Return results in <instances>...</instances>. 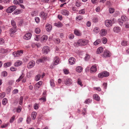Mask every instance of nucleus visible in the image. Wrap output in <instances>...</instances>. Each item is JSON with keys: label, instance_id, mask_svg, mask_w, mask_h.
<instances>
[{"label": "nucleus", "instance_id": "dca6fc26", "mask_svg": "<svg viewBox=\"0 0 129 129\" xmlns=\"http://www.w3.org/2000/svg\"><path fill=\"white\" fill-rule=\"evenodd\" d=\"M42 51L43 53L44 54H47L48 52L49 51V50L48 47L47 46L44 47L42 49Z\"/></svg>", "mask_w": 129, "mask_h": 129}, {"label": "nucleus", "instance_id": "c85d7f7f", "mask_svg": "<svg viewBox=\"0 0 129 129\" xmlns=\"http://www.w3.org/2000/svg\"><path fill=\"white\" fill-rule=\"evenodd\" d=\"M76 70L77 72H81L83 68L81 67H78L76 68Z\"/></svg>", "mask_w": 129, "mask_h": 129}, {"label": "nucleus", "instance_id": "6ab92c4d", "mask_svg": "<svg viewBox=\"0 0 129 129\" xmlns=\"http://www.w3.org/2000/svg\"><path fill=\"white\" fill-rule=\"evenodd\" d=\"M103 55L105 57H109L111 55V54L109 51L105 50L104 51Z\"/></svg>", "mask_w": 129, "mask_h": 129}, {"label": "nucleus", "instance_id": "5701e85b", "mask_svg": "<svg viewBox=\"0 0 129 129\" xmlns=\"http://www.w3.org/2000/svg\"><path fill=\"white\" fill-rule=\"evenodd\" d=\"M74 34L77 36H80L81 35L80 31L77 29H75L74 30Z\"/></svg>", "mask_w": 129, "mask_h": 129}, {"label": "nucleus", "instance_id": "2eb2a0df", "mask_svg": "<svg viewBox=\"0 0 129 129\" xmlns=\"http://www.w3.org/2000/svg\"><path fill=\"white\" fill-rule=\"evenodd\" d=\"M75 59L73 57H71L69 59V63L71 65H73L74 64L75 62Z\"/></svg>", "mask_w": 129, "mask_h": 129}, {"label": "nucleus", "instance_id": "c03bdc74", "mask_svg": "<svg viewBox=\"0 0 129 129\" xmlns=\"http://www.w3.org/2000/svg\"><path fill=\"white\" fill-rule=\"evenodd\" d=\"M83 16L81 15H79L76 18V20H82L83 19Z\"/></svg>", "mask_w": 129, "mask_h": 129}, {"label": "nucleus", "instance_id": "13d9d810", "mask_svg": "<svg viewBox=\"0 0 129 129\" xmlns=\"http://www.w3.org/2000/svg\"><path fill=\"white\" fill-rule=\"evenodd\" d=\"M118 21L120 25H121L123 24V22H124L123 21H122V20L121 19H118Z\"/></svg>", "mask_w": 129, "mask_h": 129}, {"label": "nucleus", "instance_id": "473e14b6", "mask_svg": "<svg viewBox=\"0 0 129 129\" xmlns=\"http://www.w3.org/2000/svg\"><path fill=\"white\" fill-rule=\"evenodd\" d=\"M11 65V62H8L4 64V67L7 68L10 66Z\"/></svg>", "mask_w": 129, "mask_h": 129}, {"label": "nucleus", "instance_id": "20e7f679", "mask_svg": "<svg viewBox=\"0 0 129 129\" xmlns=\"http://www.w3.org/2000/svg\"><path fill=\"white\" fill-rule=\"evenodd\" d=\"M23 51L22 50L17 51V52H14L13 53V54L14 57H17L21 56L23 53Z\"/></svg>", "mask_w": 129, "mask_h": 129}, {"label": "nucleus", "instance_id": "f3484780", "mask_svg": "<svg viewBox=\"0 0 129 129\" xmlns=\"http://www.w3.org/2000/svg\"><path fill=\"white\" fill-rule=\"evenodd\" d=\"M113 30L114 32L118 33L120 31L121 28L120 27L118 26L115 27L113 28Z\"/></svg>", "mask_w": 129, "mask_h": 129}, {"label": "nucleus", "instance_id": "37998d69", "mask_svg": "<svg viewBox=\"0 0 129 129\" xmlns=\"http://www.w3.org/2000/svg\"><path fill=\"white\" fill-rule=\"evenodd\" d=\"M39 104L35 103L34 104V108L35 110L39 108Z\"/></svg>", "mask_w": 129, "mask_h": 129}, {"label": "nucleus", "instance_id": "58836bf2", "mask_svg": "<svg viewBox=\"0 0 129 129\" xmlns=\"http://www.w3.org/2000/svg\"><path fill=\"white\" fill-rule=\"evenodd\" d=\"M37 15V13L36 11H33L31 13V15L33 16H36Z\"/></svg>", "mask_w": 129, "mask_h": 129}, {"label": "nucleus", "instance_id": "7ed1b4c3", "mask_svg": "<svg viewBox=\"0 0 129 129\" xmlns=\"http://www.w3.org/2000/svg\"><path fill=\"white\" fill-rule=\"evenodd\" d=\"M16 8V6H11L8 8L6 10V12L8 13H11L14 11Z\"/></svg>", "mask_w": 129, "mask_h": 129}, {"label": "nucleus", "instance_id": "79ce46f5", "mask_svg": "<svg viewBox=\"0 0 129 129\" xmlns=\"http://www.w3.org/2000/svg\"><path fill=\"white\" fill-rule=\"evenodd\" d=\"M77 83L81 86H83V84L82 83V81L80 79H78Z\"/></svg>", "mask_w": 129, "mask_h": 129}, {"label": "nucleus", "instance_id": "a18cd8bd", "mask_svg": "<svg viewBox=\"0 0 129 129\" xmlns=\"http://www.w3.org/2000/svg\"><path fill=\"white\" fill-rule=\"evenodd\" d=\"M7 100L6 98H5L2 101V104L4 105H5L7 104Z\"/></svg>", "mask_w": 129, "mask_h": 129}, {"label": "nucleus", "instance_id": "5fc2aeb1", "mask_svg": "<svg viewBox=\"0 0 129 129\" xmlns=\"http://www.w3.org/2000/svg\"><path fill=\"white\" fill-rule=\"evenodd\" d=\"M54 41L57 44H59L60 42V40L59 38H56V39H54Z\"/></svg>", "mask_w": 129, "mask_h": 129}, {"label": "nucleus", "instance_id": "a878e982", "mask_svg": "<svg viewBox=\"0 0 129 129\" xmlns=\"http://www.w3.org/2000/svg\"><path fill=\"white\" fill-rule=\"evenodd\" d=\"M37 114V113L36 112H33L31 114V116L33 119H35L36 116Z\"/></svg>", "mask_w": 129, "mask_h": 129}, {"label": "nucleus", "instance_id": "393cba45", "mask_svg": "<svg viewBox=\"0 0 129 129\" xmlns=\"http://www.w3.org/2000/svg\"><path fill=\"white\" fill-rule=\"evenodd\" d=\"M43 84V82L42 81H40L37 83L35 85V86L38 87V88H40V86L42 85Z\"/></svg>", "mask_w": 129, "mask_h": 129}, {"label": "nucleus", "instance_id": "f704fd0d", "mask_svg": "<svg viewBox=\"0 0 129 129\" xmlns=\"http://www.w3.org/2000/svg\"><path fill=\"white\" fill-rule=\"evenodd\" d=\"M40 101L42 102H44L46 101L45 96H44L39 99Z\"/></svg>", "mask_w": 129, "mask_h": 129}, {"label": "nucleus", "instance_id": "69168bd1", "mask_svg": "<svg viewBox=\"0 0 129 129\" xmlns=\"http://www.w3.org/2000/svg\"><path fill=\"white\" fill-rule=\"evenodd\" d=\"M85 13L84 9H82L79 11V13L80 14H83Z\"/></svg>", "mask_w": 129, "mask_h": 129}, {"label": "nucleus", "instance_id": "423d86ee", "mask_svg": "<svg viewBox=\"0 0 129 129\" xmlns=\"http://www.w3.org/2000/svg\"><path fill=\"white\" fill-rule=\"evenodd\" d=\"M32 35L30 33H28L25 34L23 36V38L26 40H28L31 38Z\"/></svg>", "mask_w": 129, "mask_h": 129}, {"label": "nucleus", "instance_id": "b1692460", "mask_svg": "<svg viewBox=\"0 0 129 129\" xmlns=\"http://www.w3.org/2000/svg\"><path fill=\"white\" fill-rule=\"evenodd\" d=\"M103 50V47H100L96 51V53L97 54H100L102 52Z\"/></svg>", "mask_w": 129, "mask_h": 129}, {"label": "nucleus", "instance_id": "ea45409f", "mask_svg": "<svg viewBox=\"0 0 129 129\" xmlns=\"http://www.w3.org/2000/svg\"><path fill=\"white\" fill-rule=\"evenodd\" d=\"M121 45L122 46H126L129 45L127 42L126 41L124 40L122 41L121 43Z\"/></svg>", "mask_w": 129, "mask_h": 129}, {"label": "nucleus", "instance_id": "ddd939ff", "mask_svg": "<svg viewBox=\"0 0 129 129\" xmlns=\"http://www.w3.org/2000/svg\"><path fill=\"white\" fill-rule=\"evenodd\" d=\"M96 71V67L95 65L92 66L90 69V72L91 73H95Z\"/></svg>", "mask_w": 129, "mask_h": 129}, {"label": "nucleus", "instance_id": "4c0bfd02", "mask_svg": "<svg viewBox=\"0 0 129 129\" xmlns=\"http://www.w3.org/2000/svg\"><path fill=\"white\" fill-rule=\"evenodd\" d=\"M7 50L3 48H1L0 49V53H5L7 52Z\"/></svg>", "mask_w": 129, "mask_h": 129}, {"label": "nucleus", "instance_id": "49530a36", "mask_svg": "<svg viewBox=\"0 0 129 129\" xmlns=\"http://www.w3.org/2000/svg\"><path fill=\"white\" fill-rule=\"evenodd\" d=\"M5 95L6 93L4 92L0 93V98H4Z\"/></svg>", "mask_w": 129, "mask_h": 129}, {"label": "nucleus", "instance_id": "e433bc0d", "mask_svg": "<svg viewBox=\"0 0 129 129\" xmlns=\"http://www.w3.org/2000/svg\"><path fill=\"white\" fill-rule=\"evenodd\" d=\"M11 24L14 27H16V23L15 21L13 20H12L11 21Z\"/></svg>", "mask_w": 129, "mask_h": 129}, {"label": "nucleus", "instance_id": "de8ad7c7", "mask_svg": "<svg viewBox=\"0 0 129 129\" xmlns=\"http://www.w3.org/2000/svg\"><path fill=\"white\" fill-rule=\"evenodd\" d=\"M121 20L124 22L126 20L127 18L125 16H122L121 17Z\"/></svg>", "mask_w": 129, "mask_h": 129}, {"label": "nucleus", "instance_id": "1a4fd4ad", "mask_svg": "<svg viewBox=\"0 0 129 129\" xmlns=\"http://www.w3.org/2000/svg\"><path fill=\"white\" fill-rule=\"evenodd\" d=\"M47 58L45 57H43L40 59L37 60L36 62L37 63L39 64L40 62H44L45 61L47 60Z\"/></svg>", "mask_w": 129, "mask_h": 129}, {"label": "nucleus", "instance_id": "6e6d98bb", "mask_svg": "<svg viewBox=\"0 0 129 129\" xmlns=\"http://www.w3.org/2000/svg\"><path fill=\"white\" fill-rule=\"evenodd\" d=\"M21 108L20 106H19L17 108L16 111L17 112H20L21 111Z\"/></svg>", "mask_w": 129, "mask_h": 129}, {"label": "nucleus", "instance_id": "f8f14e48", "mask_svg": "<svg viewBox=\"0 0 129 129\" xmlns=\"http://www.w3.org/2000/svg\"><path fill=\"white\" fill-rule=\"evenodd\" d=\"M59 61V59L58 57L57 56L55 57L53 60V65L55 66L58 63Z\"/></svg>", "mask_w": 129, "mask_h": 129}, {"label": "nucleus", "instance_id": "680f3d73", "mask_svg": "<svg viewBox=\"0 0 129 129\" xmlns=\"http://www.w3.org/2000/svg\"><path fill=\"white\" fill-rule=\"evenodd\" d=\"M102 42L104 44H106L107 42V39L105 37H103V38Z\"/></svg>", "mask_w": 129, "mask_h": 129}, {"label": "nucleus", "instance_id": "8fccbe9b", "mask_svg": "<svg viewBox=\"0 0 129 129\" xmlns=\"http://www.w3.org/2000/svg\"><path fill=\"white\" fill-rule=\"evenodd\" d=\"M115 11V9L112 8H110L109 9V12L110 13H113Z\"/></svg>", "mask_w": 129, "mask_h": 129}, {"label": "nucleus", "instance_id": "f03ea898", "mask_svg": "<svg viewBox=\"0 0 129 129\" xmlns=\"http://www.w3.org/2000/svg\"><path fill=\"white\" fill-rule=\"evenodd\" d=\"M109 74L107 72H103L99 73L98 75V77L99 78H102L104 77H106L109 76Z\"/></svg>", "mask_w": 129, "mask_h": 129}, {"label": "nucleus", "instance_id": "9b49d317", "mask_svg": "<svg viewBox=\"0 0 129 129\" xmlns=\"http://www.w3.org/2000/svg\"><path fill=\"white\" fill-rule=\"evenodd\" d=\"M105 24L106 26L109 27L112 25V22L110 20H106L105 21Z\"/></svg>", "mask_w": 129, "mask_h": 129}, {"label": "nucleus", "instance_id": "72a5a7b5", "mask_svg": "<svg viewBox=\"0 0 129 129\" xmlns=\"http://www.w3.org/2000/svg\"><path fill=\"white\" fill-rule=\"evenodd\" d=\"M50 85L52 87H53L55 86V84L53 79H51L50 80Z\"/></svg>", "mask_w": 129, "mask_h": 129}, {"label": "nucleus", "instance_id": "7c9ffc66", "mask_svg": "<svg viewBox=\"0 0 129 129\" xmlns=\"http://www.w3.org/2000/svg\"><path fill=\"white\" fill-rule=\"evenodd\" d=\"M92 101V100L90 99H86L84 102V103L85 104H88L90 103Z\"/></svg>", "mask_w": 129, "mask_h": 129}, {"label": "nucleus", "instance_id": "412c9836", "mask_svg": "<svg viewBox=\"0 0 129 129\" xmlns=\"http://www.w3.org/2000/svg\"><path fill=\"white\" fill-rule=\"evenodd\" d=\"M22 64V62L20 60H17L14 63V65L15 66L17 67H18Z\"/></svg>", "mask_w": 129, "mask_h": 129}, {"label": "nucleus", "instance_id": "4468645a", "mask_svg": "<svg viewBox=\"0 0 129 129\" xmlns=\"http://www.w3.org/2000/svg\"><path fill=\"white\" fill-rule=\"evenodd\" d=\"M61 13L63 15L67 16L68 15L70 14L69 11L66 9L61 10Z\"/></svg>", "mask_w": 129, "mask_h": 129}, {"label": "nucleus", "instance_id": "9d476101", "mask_svg": "<svg viewBox=\"0 0 129 129\" xmlns=\"http://www.w3.org/2000/svg\"><path fill=\"white\" fill-rule=\"evenodd\" d=\"M67 85H70L72 83V80L70 78L67 79L64 82Z\"/></svg>", "mask_w": 129, "mask_h": 129}, {"label": "nucleus", "instance_id": "3c124183", "mask_svg": "<svg viewBox=\"0 0 129 129\" xmlns=\"http://www.w3.org/2000/svg\"><path fill=\"white\" fill-rule=\"evenodd\" d=\"M7 74V72L6 71L3 72L1 73V75L4 77L6 76Z\"/></svg>", "mask_w": 129, "mask_h": 129}, {"label": "nucleus", "instance_id": "338daca9", "mask_svg": "<svg viewBox=\"0 0 129 129\" xmlns=\"http://www.w3.org/2000/svg\"><path fill=\"white\" fill-rule=\"evenodd\" d=\"M10 70L11 71H14L16 70L17 69L16 68H15L13 67H11L10 68Z\"/></svg>", "mask_w": 129, "mask_h": 129}, {"label": "nucleus", "instance_id": "4d7b16f0", "mask_svg": "<svg viewBox=\"0 0 129 129\" xmlns=\"http://www.w3.org/2000/svg\"><path fill=\"white\" fill-rule=\"evenodd\" d=\"M35 20L36 22L37 23H38L40 21L39 18L38 17H35Z\"/></svg>", "mask_w": 129, "mask_h": 129}, {"label": "nucleus", "instance_id": "603ef678", "mask_svg": "<svg viewBox=\"0 0 129 129\" xmlns=\"http://www.w3.org/2000/svg\"><path fill=\"white\" fill-rule=\"evenodd\" d=\"M81 3L79 1H77L76 3V6L79 7L81 5Z\"/></svg>", "mask_w": 129, "mask_h": 129}, {"label": "nucleus", "instance_id": "774afa93", "mask_svg": "<svg viewBox=\"0 0 129 129\" xmlns=\"http://www.w3.org/2000/svg\"><path fill=\"white\" fill-rule=\"evenodd\" d=\"M90 58V56L88 54H86V56L85 57V60H88Z\"/></svg>", "mask_w": 129, "mask_h": 129}, {"label": "nucleus", "instance_id": "0e129e2a", "mask_svg": "<svg viewBox=\"0 0 129 129\" xmlns=\"http://www.w3.org/2000/svg\"><path fill=\"white\" fill-rule=\"evenodd\" d=\"M92 21L94 22H96L98 21V18L96 17H94L92 19Z\"/></svg>", "mask_w": 129, "mask_h": 129}, {"label": "nucleus", "instance_id": "bf43d9fd", "mask_svg": "<svg viewBox=\"0 0 129 129\" xmlns=\"http://www.w3.org/2000/svg\"><path fill=\"white\" fill-rule=\"evenodd\" d=\"M31 120V119L30 117H28L26 120V121L27 123L28 124L30 123Z\"/></svg>", "mask_w": 129, "mask_h": 129}, {"label": "nucleus", "instance_id": "0eeeda50", "mask_svg": "<svg viewBox=\"0 0 129 129\" xmlns=\"http://www.w3.org/2000/svg\"><path fill=\"white\" fill-rule=\"evenodd\" d=\"M16 28L12 27L11 28L10 30V35L11 37H13L14 34L16 31Z\"/></svg>", "mask_w": 129, "mask_h": 129}, {"label": "nucleus", "instance_id": "2f4dec72", "mask_svg": "<svg viewBox=\"0 0 129 129\" xmlns=\"http://www.w3.org/2000/svg\"><path fill=\"white\" fill-rule=\"evenodd\" d=\"M22 12L20 10L16 9L14 12V13L15 15H17Z\"/></svg>", "mask_w": 129, "mask_h": 129}, {"label": "nucleus", "instance_id": "e2e57ef3", "mask_svg": "<svg viewBox=\"0 0 129 129\" xmlns=\"http://www.w3.org/2000/svg\"><path fill=\"white\" fill-rule=\"evenodd\" d=\"M23 100V97H20L19 101V104L21 105L22 104Z\"/></svg>", "mask_w": 129, "mask_h": 129}, {"label": "nucleus", "instance_id": "39448f33", "mask_svg": "<svg viewBox=\"0 0 129 129\" xmlns=\"http://www.w3.org/2000/svg\"><path fill=\"white\" fill-rule=\"evenodd\" d=\"M48 14L46 13H45L44 12H41L40 16L43 18V20H45L47 17Z\"/></svg>", "mask_w": 129, "mask_h": 129}, {"label": "nucleus", "instance_id": "f257e3e1", "mask_svg": "<svg viewBox=\"0 0 129 129\" xmlns=\"http://www.w3.org/2000/svg\"><path fill=\"white\" fill-rule=\"evenodd\" d=\"M88 43V41L86 40L80 39L77 42H75L74 44L77 46H84L86 45Z\"/></svg>", "mask_w": 129, "mask_h": 129}, {"label": "nucleus", "instance_id": "a19ab883", "mask_svg": "<svg viewBox=\"0 0 129 129\" xmlns=\"http://www.w3.org/2000/svg\"><path fill=\"white\" fill-rule=\"evenodd\" d=\"M93 31L95 33H97L99 31L100 29L99 28L96 27L94 29Z\"/></svg>", "mask_w": 129, "mask_h": 129}, {"label": "nucleus", "instance_id": "6e6552de", "mask_svg": "<svg viewBox=\"0 0 129 129\" xmlns=\"http://www.w3.org/2000/svg\"><path fill=\"white\" fill-rule=\"evenodd\" d=\"M35 62L33 60L30 61L28 64L27 67L28 68L33 67L35 65Z\"/></svg>", "mask_w": 129, "mask_h": 129}, {"label": "nucleus", "instance_id": "a211bd4d", "mask_svg": "<svg viewBox=\"0 0 129 129\" xmlns=\"http://www.w3.org/2000/svg\"><path fill=\"white\" fill-rule=\"evenodd\" d=\"M107 30L104 29H102L100 32V34L102 36L106 35L107 34Z\"/></svg>", "mask_w": 129, "mask_h": 129}, {"label": "nucleus", "instance_id": "864d4df0", "mask_svg": "<svg viewBox=\"0 0 129 129\" xmlns=\"http://www.w3.org/2000/svg\"><path fill=\"white\" fill-rule=\"evenodd\" d=\"M35 32L37 34H39L40 32V30L39 28H36L35 29Z\"/></svg>", "mask_w": 129, "mask_h": 129}, {"label": "nucleus", "instance_id": "09e8293b", "mask_svg": "<svg viewBox=\"0 0 129 129\" xmlns=\"http://www.w3.org/2000/svg\"><path fill=\"white\" fill-rule=\"evenodd\" d=\"M15 118V116L14 115H13L10 119V122L11 123H12L14 121Z\"/></svg>", "mask_w": 129, "mask_h": 129}, {"label": "nucleus", "instance_id": "c756f323", "mask_svg": "<svg viewBox=\"0 0 129 129\" xmlns=\"http://www.w3.org/2000/svg\"><path fill=\"white\" fill-rule=\"evenodd\" d=\"M93 99L97 101H99L100 100V97L97 94H94L93 96Z\"/></svg>", "mask_w": 129, "mask_h": 129}, {"label": "nucleus", "instance_id": "052dcab7", "mask_svg": "<svg viewBox=\"0 0 129 129\" xmlns=\"http://www.w3.org/2000/svg\"><path fill=\"white\" fill-rule=\"evenodd\" d=\"M74 37V35L73 34H71L69 35V38L70 39H73Z\"/></svg>", "mask_w": 129, "mask_h": 129}, {"label": "nucleus", "instance_id": "bb28decb", "mask_svg": "<svg viewBox=\"0 0 129 129\" xmlns=\"http://www.w3.org/2000/svg\"><path fill=\"white\" fill-rule=\"evenodd\" d=\"M101 42V40L100 39H97L94 43V45L95 46H96L100 44Z\"/></svg>", "mask_w": 129, "mask_h": 129}, {"label": "nucleus", "instance_id": "aec40b11", "mask_svg": "<svg viewBox=\"0 0 129 129\" xmlns=\"http://www.w3.org/2000/svg\"><path fill=\"white\" fill-rule=\"evenodd\" d=\"M48 39V37L47 35H44L43 36L41 37V42H45Z\"/></svg>", "mask_w": 129, "mask_h": 129}, {"label": "nucleus", "instance_id": "4be33fe9", "mask_svg": "<svg viewBox=\"0 0 129 129\" xmlns=\"http://www.w3.org/2000/svg\"><path fill=\"white\" fill-rule=\"evenodd\" d=\"M46 28L47 31H48L51 30L52 26L51 25L49 24H47L46 25Z\"/></svg>", "mask_w": 129, "mask_h": 129}, {"label": "nucleus", "instance_id": "cd10ccee", "mask_svg": "<svg viewBox=\"0 0 129 129\" xmlns=\"http://www.w3.org/2000/svg\"><path fill=\"white\" fill-rule=\"evenodd\" d=\"M54 25L58 27H60L62 26V24L60 22L55 23Z\"/></svg>", "mask_w": 129, "mask_h": 129}, {"label": "nucleus", "instance_id": "c9c22d12", "mask_svg": "<svg viewBox=\"0 0 129 129\" xmlns=\"http://www.w3.org/2000/svg\"><path fill=\"white\" fill-rule=\"evenodd\" d=\"M41 76L40 74L37 75L35 78V80L36 81L39 80L40 79Z\"/></svg>", "mask_w": 129, "mask_h": 129}]
</instances>
